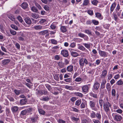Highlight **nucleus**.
I'll return each mask as SVG.
<instances>
[{
    "mask_svg": "<svg viewBox=\"0 0 123 123\" xmlns=\"http://www.w3.org/2000/svg\"><path fill=\"white\" fill-rule=\"evenodd\" d=\"M25 22L28 24H30L31 23V20L30 18H26L25 19Z\"/></svg>",
    "mask_w": 123,
    "mask_h": 123,
    "instance_id": "412c9836",
    "label": "nucleus"
},
{
    "mask_svg": "<svg viewBox=\"0 0 123 123\" xmlns=\"http://www.w3.org/2000/svg\"><path fill=\"white\" fill-rule=\"evenodd\" d=\"M89 0H84L83 3V6H87L89 3Z\"/></svg>",
    "mask_w": 123,
    "mask_h": 123,
    "instance_id": "bb28decb",
    "label": "nucleus"
},
{
    "mask_svg": "<svg viewBox=\"0 0 123 123\" xmlns=\"http://www.w3.org/2000/svg\"><path fill=\"white\" fill-rule=\"evenodd\" d=\"M90 116L92 118L96 117V114L93 111H92L90 113Z\"/></svg>",
    "mask_w": 123,
    "mask_h": 123,
    "instance_id": "72a5a7b5",
    "label": "nucleus"
},
{
    "mask_svg": "<svg viewBox=\"0 0 123 123\" xmlns=\"http://www.w3.org/2000/svg\"><path fill=\"white\" fill-rule=\"evenodd\" d=\"M85 32L88 35H92L91 31L88 29L85 30Z\"/></svg>",
    "mask_w": 123,
    "mask_h": 123,
    "instance_id": "4d7b16f0",
    "label": "nucleus"
},
{
    "mask_svg": "<svg viewBox=\"0 0 123 123\" xmlns=\"http://www.w3.org/2000/svg\"><path fill=\"white\" fill-rule=\"evenodd\" d=\"M73 66L72 65H70L67 67V70L68 72H71L72 73V72L73 71Z\"/></svg>",
    "mask_w": 123,
    "mask_h": 123,
    "instance_id": "dca6fc26",
    "label": "nucleus"
},
{
    "mask_svg": "<svg viewBox=\"0 0 123 123\" xmlns=\"http://www.w3.org/2000/svg\"><path fill=\"white\" fill-rule=\"evenodd\" d=\"M31 10L33 12H37L38 11V10L36 7L34 6H33L31 8Z\"/></svg>",
    "mask_w": 123,
    "mask_h": 123,
    "instance_id": "c9c22d12",
    "label": "nucleus"
},
{
    "mask_svg": "<svg viewBox=\"0 0 123 123\" xmlns=\"http://www.w3.org/2000/svg\"><path fill=\"white\" fill-rule=\"evenodd\" d=\"M1 48L2 50L5 52H7L6 49L2 46H1Z\"/></svg>",
    "mask_w": 123,
    "mask_h": 123,
    "instance_id": "338daca9",
    "label": "nucleus"
},
{
    "mask_svg": "<svg viewBox=\"0 0 123 123\" xmlns=\"http://www.w3.org/2000/svg\"><path fill=\"white\" fill-rule=\"evenodd\" d=\"M20 91L16 89L14 90V92L17 95H18L19 94Z\"/></svg>",
    "mask_w": 123,
    "mask_h": 123,
    "instance_id": "0e129e2a",
    "label": "nucleus"
},
{
    "mask_svg": "<svg viewBox=\"0 0 123 123\" xmlns=\"http://www.w3.org/2000/svg\"><path fill=\"white\" fill-rule=\"evenodd\" d=\"M21 6L24 9H26V10H28L27 8L28 6V4L26 2H24L21 5Z\"/></svg>",
    "mask_w": 123,
    "mask_h": 123,
    "instance_id": "f8f14e48",
    "label": "nucleus"
},
{
    "mask_svg": "<svg viewBox=\"0 0 123 123\" xmlns=\"http://www.w3.org/2000/svg\"><path fill=\"white\" fill-rule=\"evenodd\" d=\"M106 82V80H103L101 85V87L102 88H104L105 87V84Z\"/></svg>",
    "mask_w": 123,
    "mask_h": 123,
    "instance_id": "f3484780",
    "label": "nucleus"
},
{
    "mask_svg": "<svg viewBox=\"0 0 123 123\" xmlns=\"http://www.w3.org/2000/svg\"><path fill=\"white\" fill-rule=\"evenodd\" d=\"M107 71L106 70L104 69L103 70L102 72V74L100 75L101 78L105 77L107 75Z\"/></svg>",
    "mask_w": 123,
    "mask_h": 123,
    "instance_id": "9b49d317",
    "label": "nucleus"
},
{
    "mask_svg": "<svg viewBox=\"0 0 123 123\" xmlns=\"http://www.w3.org/2000/svg\"><path fill=\"white\" fill-rule=\"evenodd\" d=\"M58 64L59 67L61 68L63 67L64 66V63L62 62H58Z\"/></svg>",
    "mask_w": 123,
    "mask_h": 123,
    "instance_id": "de8ad7c7",
    "label": "nucleus"
},
{
    "mask_svg": "<svg viewBox=\"0 0 123 123\" xmlns=\"http://www.w3.org/2000/svg\"><path fill=\"white\" fill-rule=\"evenodd\" d=\"M116 90L115 89H113L111 91V95L113 97H115L116 96Z\"/></svg>",
    "mask_w": 123,
    "mask_h": 123,
    "instance_id": "c03bdc74",
    "label": "nucleus"
},
{
    "mask_svg": "<svg viewBox=\"0 0 123 123\" xmlns=\"http://www.w3.org/2000/svg\"><path fill=\"white\" fill-rule=\"evenodd\" d=\"M64 80L67 82H69L71 81L72 79L70 78H68L64 79Z\"/></svg>",
    "mask_w": 123,
    "mask_h": 123,
    "instance_id": "052dcab7",
    "label": "nucleus"
},
{
    "mask_svg": "<svg viewBox=\"0 0 123 123\" xmlns=\"http://www.w3.org/2000/svg\"><path fill=\"white\" fill-rule=\"evenodd\" d=\"M38 93L41 95L43 94L48 95V92L46 90H43L39 91L38 92Z\"/></svg>",
    "mask_w": 123,
    "mask_h": 123,
    "instance_id": "0eeeda50",
    "label": "nucleus"
},
{
    "mask_svg": "<svg viewBox=\"0 0 123 123\" xmlns=\"http://www.w3.org/2000/svg\"><path fill=\"white\" fill-rule=\"evenodd\" d=\"M107 101H108L106 100H104V101L102 99L99 100V103L101 108L102 107L103 104H104L105 102H106Z\"/></svg>",
    "mask_w": 123,
    "mask_h": 123,
    "instance_id": "2eb2a0df",
    "label": "nucleus"
},
{
    "mask_svg": "<svg viewBox=\"0 0 123 123\" xmlns=\"http://www.w3.org/2000/svg\"><path fill=\"white\" fill-rule=\"evenodd\" d=\"M17 18L21 23H22L23 21V20L22 18L20 16H17Z\"/></svg>",
    "mask_w": 123,
    "mask_h": 123,
    "instance_id": "49530a36",
    "label": "nucleus"
},
{
    "mask_svg": "<svg viewBox=\"0 0 123 123\" xmlns=\"http://www.w3.org/2000/svg\"><path fill=\"white\" fill-rule=\"evenodd\" d=\"M98 2V1L96 0H94L91 2L92 4L95 6H97Z\"/></svg>",
    "mask_w": 123,
    "mask_h": 123,
    "instance_id": "864d4df0",
    "label": "nucleus"
},
{
    "mask_svg": "<svg viewBox=\"0 0 123 123\" xmlns=\"http://www.w3.org/2000/svg\"><path fill=\"white\" fill-rule=\"evenodd\" d=\"M10 62V60L9 59H6L2 61V63L4 65H5L8 64Z\"/></svg>",
    "mask_w": 123,
    "mask_h": 123,
    "instance_id": "5701e85b",
    "label": "nucleus"
},
{
    "mask_svg": "<svg viewBox=\"0 0 123 123\" xmlns=\"http://www.w3.org/2000/svg\"><path fill=\"white\" fill-rule=\"evenodd\" d=\"M48 30H43L39 32V34L41 35H44L45 34L48 33Z\"/></svg>",
    "mask_w": 123,
    "mask_h": 123,
    "instance_id": "a878e982",
    "label": "nucleus"
},
{
    "mask_svg": "<svg viewBox=\"0 0 123 123\" xmlns=\"http://www.w3.org/2000/svg\"><path fill=\"white\" fill-rule=\"evenodd\" d=\"M83 44L87 49L89 48L90 47V43H83Z\"/></svg>",
    "mask_w": 123,
    "mask_h": 123,
    "instance_id": "ea45409f",
    "label": "nucleus"
},
{
    "mask_svg": "<svg viewBox=\"0 0 123 123\" xmlns=\"http://www.w3.org/2000/svg\"><path fill=\"white\" fill-rule=\"evenodd\" d=\"M79 62L80 66L83 67L84 65V63L86 65L88 64V62L86 58H85L84 59L82 58L79 60Z\"/></svg>",
    "mask_w": 123,
    "mask_h": 123,
    "instance_id": "7ed1b4c3",
    "label": "nucleus"
},
{
    "mask_svg": "<svg viewBox=\"0 0 123 123\" xmlns=\"http://www.w3.org/2000/svg\"><path fill=\"white\" fill-rule=\"evenodd\" d=\"M78 49L83 51L85 50H86L87 51H88L87 50H86V48L82 46H79L78 48Z\"/></svg>",
    "mask_w": 123,
    "mask_h": 123,
    "instance_id": "58836bf2",
    "label": "nucleus"
},
{
    "mask_svg": "<svg viewBox=\"0 0 123 123\" xmlns=\"http://www.w3.org/2000/svg\"><path fill=\"white\" fill-rule=\"evenodd\" d=\"M8 18L11 20L12 21H14L15 19L12 15L11 14L9 15L8 16Z\"/></svg>",
    "mask_w": 123,
    "mask_h": 123,
    "instance_id": "a19ab883",
    "label": "nucleus"
},
{
    "mask_svg": "<svg viewBox=\"0 0 123 123\" xmlns=\"http://www.w3.org/2000/svg\"><path fill=\"white\" fill-rule=\"evenodd\" d=\"M120 78V75L118 74H117L116 75H115L114 77V78L116 80L118 79L119 78Z\"/></svg>",
    "mask_w": 123,
    "mask_h": 123,
    "instance_id": "680f3d73",
    "label": "nucleus"
},
{
    "mask_svg": "<svg viewBox=\"0 0 123 123\" xmlns=\"http://www.w3.org/2000/svg\"><path fill=\"white\" fill-rule=\"evenodd\" d=\"M38 111L40 114L43 115H44L45 113V112L42 109H38Z\"/></svg>",
    "mask_w": 123,
    "mask_h": 123,
    "instance_id": "3c124183",
    "label": "nucleus"
},
{
    "mask_svg": "<svg viewBox=\"0 0 123 123\" xmlns=\"http://www.w3.org/2000/svg\"><path fill=\"white\" fill-rule=\"evenodd\" d=\"M27 101L26 98L22 99L20 101V103L21 105H24L26 104Z\"/></svg>",
    "mask_w": 123,
    "mask_h": 123,
    "instance_id": "6ab92c4d",
    "label": "nucleus"
},
{
    "mask_svg": "<svg viewBox=\"0 0 123 123\" xmlns=\"http://www.w3.org/2000/svg\"><path fill=\"white\" fill-rule=\"evenodd\" d=\"M10 31L11 34L13 35H15L16 34V31L10 29Z\"/></svg>",
    "mask_w": 123,
    "mask_h": 123,
    "instance_id": "4c0bfd02",
    "label": "nucleus"
},
{
    "mask_svg": "<svg viewBox=\"0 0 123 123\" xmlns=\"http://www.w3.org/2000/svg\"><path fill=\"white\" fill-rule=\"evenodd\" d=\"M39 22L40 24H43L44 23L46 24L47 23V21L45 19H42L39 21Z\"/></svg>",
    "mask_w": 123,
    "mask_h": 123,
    "instance_id": "473e14b6",
    "label": "nucleus"
},
{
    "mask_svg": "<svg viewBox=\"0 0 123 123\" xmlns=\"http://www.w3.org/2000/svg\"><path fill=\"white\" fill-rule=\"evenodd\" d=\"M36 6L38 8L39 10H41L42 9V8L40 5L37 3L35 4Z\"/></svg>",
    "mask_w": 123,
    "mask_h": 123,
    "instance_id": "69168bd1",
    "label": "nucleus"
},
{
    "mask_svg": "<svg viewBox=\"0 0 123 123\" xmlns=\"http://www.w3.org/2000/svg\"><path fill=\"white\" fill-rule=\"evenodd\" d=\"M36 119L34 117H32L31 118L30 122L31 123H34L36 121Z\"/></svg>",
    "mask_w": 123,
    "mask_h": 123,
    "instance_id": "13d9d810",
    "label": "nucleus"
},
{
    "mask_svg": "<svg viewBox=\"0 0 123 123\" xmlns=\"http://www.w3.org/2000/svg\"><path fill=\"white\" fill-rule=\"evenodd\" d=\"M33 28L36 30H40L44 29L42 26L40 25H35L33 27Z\"/></svg>",
    "mask_w": 123,
    "mask_h": 123,
    "instance_id": "ddd939ff",
    "label": "nucleus"
},
{
    "mask_svg": "<svg viewBox=\"0 0 123 123\" xmlns=\"http://www.w3.org/2000/svg\"><path fill=\"white\" fill-rule=\"evenodd\" d=\"M100 86V84L97 82H96L94 84L93 87L95 90H98Z\"/></svg>",
    "mask_w": 123,
    "mask_h": 123,
    "instance_id": "9d476101",
    "label": "nucleus"
},
{
    "mask_svg": "<svg viewBox=\"0 0 123 123\" xmlns=\"http://www.w3.org/2000/svg\"><path fill=\"white\" fill-rule=\"evenodd\" d=\"M31 16L33 18L36 19H37L39 17V15L35 13H32Z\"/></svg>",
    "mask_w": 123,
    "mask_h": 123,
    "instance_id": "e433bc0d",
    "label": "nucleus"
},
{
    "mask_svg": "<svg viewBox=\"0 0 123 123\" xmlns=\"http://www.w3.org/2000/svg\"><path fill=\"white\" fill-rule=\"evenodd\" d=\"M89 104L91 108L93 110L97 111L98 110V109H99V107L98 105L97 106L98 108L96 107L95 106V103L93 101L90 100Z\"/></svg>",
    "mask_w": 123,
    "mask_h": 123,
    "instance_id": "f257e3e1",
    "label": "nucleus"
},
{
    "mask_svg": "<svg viewBox=\"0 0 123 123\" xmlns=\"http://www.w3.org/2000/svg\"><path fill=\"white\" fill-rule=\"evenodd\" d=\"M71 110L72 111L77 112H78L79 111V110H78L77 109L73 107H71Z\"/></svg>",
    "mask_w": 123,
    "mask_h": 123,
    "instance_id": "37998d69",
    "label": "nucleus"
},
{
    "mask_svg": "<svg viewBox=\"0 0 123 123\" xmlns=\"http://www.w3.org/2000/svg\"><path fill=\"white\" fill-rule=\"evenodd\" d=\"M92 23L95 25H97L99 24V22L98 21L95 20H93L92 21Z\"/></svg>",
    "mask_w": 123,
    "mask_h": 123,
    "instance_id": "a18cd8bd",
    "label": "nucleus"
},
{
    "mask_svg": "<svg viewBox=\"0 0 123 123\" xmlns=\"http://www.w3.org/2000/svg\"><path fill=\"white\" fill-rule=\"evenodd\" d=\"M116 84L118 86H121L123 85V81L120 79L117 81Z\"/></svg>",
    "mask_w": 123,
    "mask_h": 123,
    "instance_id": "cd10ccee",
    "label": "nucleus"
},
{
    "mask_svg": "<svg viewBox=\"0 0 123 123\" xmlns=\"http://www.w3.org/2000/svg\"><path fill=\"white\" fill-rule=\"evenodd\" d=\"M11 27L12 28H13L16 30H18V28L17 26L14 25L12 24L11 26Z\"/></svg>",
    "mask_w": 123,
    "mask_h": 123,
    "instance_id": "8fccbe9b",
    "label": "nucleus"
},
{
    "mask_svg": "<svg viewBox=\"0 0 123 123\" xmlns=\"http://www.w3.org/2000/svg\"><path fill=\"white\" fill-rule=\"evenodd\" d=\"M45 86L46 88L48 89V90L49 91H50L51 90L52 88L50 85L48 84H46L45 85Z\"/></svg>",
    "mask_w": 123,
    "mask_h": 123,
    "instance_id": "5fc2aeb1",
    "label": "nucleus"
},
{
    "mask_svg": "<svg viewBox=\"0 0 123 123\" xmlns=\"http://www.w3.org/2000/svg\"><path fill=\"white\" fill-rule=\"evenodd\" d=\"M116 6V4L115 3H113L111 6L110 8V12L111 13L114 10Z\"/></svg>",
    "mask_w": 123,
    "mask_h": 123,
    "instance_id": "aec40b11",
    "label": "nucleus"
},
{
    "mask_svg": "<svg viewBox=\"0 0 123 123\" xmlns=\"http://www.w3.org/2000/svg\"><path fill=\"white\" fill-rule=\"evenodd\" d=\"M61 54L63 56L65 57H67L69 55L68 51L65 49L61 51Z\"/></svg>",
    "mask_w": 123,
    "mask_h": 123,
    "instance_id": "39448f33",
    "label": "nucleus"
},
{
    "mask_svg": "<svg viewBox=\"0 0 123 123\" xmlns=\"http://www.w3.org/2000/svg\"><path fill=\"white\" fill-rule=\"evenodd\" d=\"M18 108L17 106H13L11 108L12 111L13 113L16 112L18 111Z\"/></svg>",
    "mask_w": 123,
    "mask_h": 123,
    "instance_id": "a211bd4d",
    "label": "nucleus"
},
{
    "mask_svg": "<svg viewBox=\"0 0 123 123\" xmlns=\"http://www.w3.org/2000/svg\"><path fill=\"white\" fill-rule=\"evenodd\" d=\"M83 102L81 103L80 105V107L81 109H84L85 107V105H87V102L85 100L82 99Z\"/></svg>",
    "mask_w": 123,
    "mask_h": 123,
    "instance_id": "6e6552de",
    "label": "nucleus"
},
{
    "mask_svg": "<svg viewBox=\"0 0 123 123\" xmlns=\"http://www.w3.org/2000/svg\"><path fill=\"white\" fill-rule=\"evenodd\" d=\"M74 94L76 96L80 97H82L83 96V95L82 93L79 92H75L74 93Z\"/></svg>",
    "mask_w": 123,
    "mask_h": 123,
    "instance_id": "c756f323",
    "label": "nucleus"
},
{
    "mask_svg": "<svg viewBox=\"0 0 123 123\" xmlns=\"http://www.w3.org/2000/svg\"><path fill=\"white\" fill-rule=\"evenodd\" d=\"M51 41L52 43L54 44H56L57 43V41L54 39H51Z\"/></svg>",
    "mask_w": 123,
    "mask_h": 123,
    "instance_id": "603ef678",
    "label": "nucleus"
},
{
    "mask_svg": "<svg viewBox=\"0 0 123 123\" xmlns=\"http://www.w3.org/2000/svg\"><path fill=\"white\" fill-rule=\"evenodd\" d=\"M112 77L111 74H108L107 75V80L109 81L112 78Z\"/></svg>",
    "mask_w": 123,
    "mask_h": 123,
    "instance_id": "09e8293b",
    "label": "nucleus"
},
{
    "mask_svg": "<svg viewBox=\"0 0 123 123\" xmlns=\"http://www.w3.org/2000/svg\"><path fill=\"white\" fill-rule=\"evenodd\" d=\"M61 31L63 33H64L67 31V27L65 26H62L60 28Z\"/></svg>",
    "mask_w": 123,
    "mask_h": 123,
    "instance_id": "4468645a",
    "label": "nucleus"
},
{
    "mask_svg": "<svg viewBox=\"0 0 123 123\" xmlns=\"http://www.w3.org/2000/svg\"><path fill=\"white\" fill-rule=\"evenodd\" d=\"M76 43L75 42H73L71 43L70 45V46L71 47L74 48L76 46Z\"/></svg>",
    "mask_w": 123,
    "mask_h": 123,
    "instance_id": "bf43d9fd",
    "label": "nucleus"
},
{
    "mask_svg": "<svg viewBox=\"0 0 123 123\" xmlns=\"http://www.w3.org/2000/svg\"><path fill=\"white\" fill-rule=\"evenodd\" d=\"M98 53L99 55L102 57H105L107 56V53L106 52L99 50Z\"/></svg>",
    "mask_w": 123,
    "mask_h": 123,
    "instance_id": "423d86ee",
    "label": "nucleus"
},
{
    "mask_svg": "<svg viewBox=\"0 0 123 123\" xmlns=\"http://www.w3.org/2000/svg\"><path fill=\"white\" fill-rule=\"evenodd\" d=\"M6 114L7 116H9L10 114V109L8 108H6Z\"/></svg>",
    "mask_w": 123,
    "mask_h": 123,
    "instance_id": "7c9ffc66",
    "label": "nucleus"
},
{
    "mask_svg": "<svg viewBox=\"0 0 123 123\" xmlns=\"http://www.w3.org/2000/svg\"><path fill=\"white\" fill-rule=\"evenodd\" d=\"M82 92L86 94L88 92L89 87L87 85H86L82 86Z\"/></svg>",
    "mask_w": 123,
    "mask_h": 123,
    "instance_id": "20e7f679",
    "label": "nucleus"
},
{
    "mask_svg": "<svg viewBox=\"0 0 123 123\" xmlns=\"http://www.w3.org/2000/svg\"><path fill=\"white\" fill-rule=\"evenodd\" d=\"M81 80V79L79 77L76 78L75 80V81L78 82L80 81Z\"/></svg>",
    "mask_w": 123,
    "mask_h": 123,
    "instance_id": "774afa93",
    "label": "nucleus"
},
{
    "mask_svg": "<svg viewBox=\"0 0 123 123\" xmlns=\"http://www.w3.org/2000/svg\"><path fill=\"white\" fill-rule=\"evenodd\" d=\"M27 111L26 110H24L21 111V114L23 115H25L27 113Z\"/></svg>",
    "mask_w": 123,
    "mask_h": 123,
    "instance_id": "e2e57ef3",
    "label": "nucleus"
},
{
    "mask_svg": "<svg viewBox=\"0 0 123 123\" xmlns=\"http://www.w3.org/2000/svg\"><path fill=\"white\" fill-rule=\"evenodd\" d=\"M111 86L109 83H107L106 85V88L108 91H110L111 90Z\"/></svg>",
    "mask_w": 123,
    "mask_h": 123,
    "instance_id": "2f4dec72",
    "label": "nucleus"
},
{
    "mask_svg": "<svg viewBox=\"0 0 123 123\" xmlns=\"http://www.w3.org/2000/svg\"><path fill=\"white\" fill-rule=\"evenodd\" d=\"M71 55L74 57H76L79 56V54L77 52L73 51H71Z\"/></svg>",
    "mask_w": 123,
    "mask_h": 123,
    "instance_id": "4be33fe9",
    "label": "nucleus"
},
{
    "mask_svg": "<svg viewBox=\"0 0 123 123\" xmlns=\"http://www.w3.org/2000/svg\"><path fill=\"white\" fill-rule=\"evenodd\" d=\"M111 104L108 102L107 101L105 102L103 105V108L104 111L106 112H109L110 111L109 107L111 106Z\"/></svg>",
    "mask_w": 123,
    "mask_h": 123,
    "instance_id": "f03ea898",
    "label": "nucleus"
},
{
    "mask_svg": "<svg viewBox=\"0 0 123 123\" xmlns=\"http://www.w3.org/2000/svg\"><path fill=\"white\" fill-rule=\"evenodd\" d=\"M96 17L99 19H103V17L101 16V15L99 12H97L95 13Z\"/></svg>",
    "mask_w": 123,
    "mask_h": 123,
    "instance_id": "b1692460",
    "label": "nucleus"
},
{
    "mask_svg": "<svg viewBox=\"0 0 123 123\" xmlns=\"http://www.w3.org/2000/svg\"><path fill=\"white\" fill-rule=\"evenodd\" d=\"M96 117L98 119H100L101 118V115L100 112L96 114Z\"/></svg>",
    "mask_w": 123,
    "mask_h": 123,
    "instance_id": "f704fd0d",
    "label": "nucleus"
},
{
    "mask_svg": "<svg viewBox=\"0 0 123 123\" xmlns=\"http://www.w3.org/2000/svg\"><path fill=\"white\" fill-rule=\"evenodd\" d=\"M71 118L72 121L74 122H78L80 120L79 118L78 117H72Z\"/></svg>",
    "mask_w": 123,
    "mask_h": 123,
    "instance_id": "c85d7f7f",
    "label": "nucleus"
},
{
    "mask_svg": "<svg viewBox=\"0 0 123 123\" xmlns=\"http://www.w3.org/2000/svg\"><path fill=\"white\" fill-rule=\"evenodd\" d=\"M49 98L47 97H45L43 98L41 100L43 101H49Z\"/></svg>",
    "mask_w": 123,
    "mask_h": 123,
    "instance_id": "6e6d98bb",
    "label": "nucleus"
},
{
    "mask_svg": "<svg viewBox=\"0 0 123 123\" xmlns=\"http://www.w3.org/2000/svg\"><path fill=\"white\" fill-rule=\"evenodd\" d=\"M122 119V116L119 115H116L114 117V119L116 121H120Z\"/></svg>",
    "mask_w": 123,
    "mask_h": 123,
    "instance_id": "1a4fd4ad",
    "label": "nucleus"
},
{
    "mask_svg": "<svg viewBox=\"0 0 123 123\" xmlns=\"http://www.w3.org/2000/svg\"><path fill=\"white\" fill-rule=\"evenodd\" d=\"M81 103V100L80 99H78L76 101L75 105H76L79 106Z\"/></svg>",
    "mask_w": 123,
    "mask_h": 123,
    "instance_id": "79ce46f5",
    "label": "nucleus"
},
{
    "mask_svg": "<svg viewBox=\"0 0 123 123\" xmlns=\"http://www.w3.org/2000/svg\"><path fill=\"white\" fill-rule=\"evenodd\" d=\"M64 88L70 90H74V88L72 86H69L68 85L65 86Z\"/></svg>",
    "mask_w": 123,
    "mask_h": 123,
    "instance_id": "393cba45",
    "label": "nucleus"
}]
</instances>
